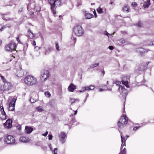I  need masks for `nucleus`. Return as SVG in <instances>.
<instances>
[{"mask_svg": "<svg viewBox=\"0 0 154 154\" xmlns=\"http://www.w3.org/2000/svg\"><path fill=\"white\" fill-rule=\"evenodd\" d=\"M24 81L26 84L29 85H33L37 83L36 78L30 75L26 76L24 79Z\"/></svg>", "mask_w": 154, "mask_h": 154, "instance_id": "f257e3e1", "label": "nucleus"}, {"mask_svg": "<svg viewBox=\"0 0 154 154\" xmlns=\"http://www.w3.org/2000/svg\"><path fill=\"white\" fill-rule=\"evenodd\" d=\"M49 3L51 5V8L54 14H56L55 7L60 6L61 1L60 0H48Z\"/></svg>", "mask_w": 154, "mask_h": 154, "instance_id": "f03ea898", "label": "nucleus"}, {"mask_svg": "<svg viewBox=\"0 0 154 154\" xmlns=\"http://www.w3.org/2000/svg\"><path fill=\"white\" fill-rule=\"evenodd\" d=\"M128 118L126 115H123L118 123V125L119 128H121L126 125L127 123Z\"/></svg>", "mask_w": 154, "mask_h": 154, "instance_id": "7ed1b4c3", "label": "nucleus"}, {"mask_svg": "<svg viewBox=\"0 0 154 154\" xmlns=\"http://www.w3.org/2000/svg\"><path fill=\"white\" fill-rule=\"evenodd\" d=\"M27 9L29 11V14L30 15L33 14L34 12L39 11L40 9L39 8L38 10L36 9L34 3L29 4L27 6Z\"/></svg>", "mask_w": 154, "mask_h": 154, "instance_id": "20e7f679", "label": "nucleus"}, {"mask_svg": "<svg viewBox=\"0 0 154 154\" xmlns=\"http://www.w3.org/2000/svg\"><path fill=\"white\" fill-rule=\"evenodd\" d=\"M73 32L77 36L82 35L84 33V31L82 27L80 26H77L75 27L73 29Z\"/></svg>", "mask_w": 154, "mask_h": 154, "instance_id": "39448f33", "label": "nucleus"}, {"mask_svg": "<svg viewBox=\"0 0 154 154\" xmlns=\"http://www.w3.org/2000/svg\"><path fill=\"white\" fill-rule=\"evenodd\" d=\"M16 47L15 43L14 42H12L5 46V50L8 52H12L16 50Z\"/></svg>", "mask_w": 154, "mask_h": 154, "instance_id": "423d86ee", "label": "nucleus"}, {"mask_svg": "<svg viewBox=\"0 0 154 154\" xmlns=\"http://www.w3.org/2000/svg\"><path fill=\"white\" fill-rule=\"evenodd\" d=\"M5 141L7 144H12L15 143L14 138L10 135H8L5 137Z\"/></svg>", "mask_w": 154, "mask_h": 154, "instance_id": "0eeeda50", "label": "nucleus"}, {"mask_svg": "<svg viewBox=\"0 0 154 154\" xmlns=\"http://www.w3.org/2000/svg\"><path fill=\"white\" fill-rule=\"evenodd\" d=\"M12 85L9 82H5L4 85L1 87V90L3 91H8L11 88Z\"/></svg>", "mask_w": 154, "mask_h": 154, "instance_id": "6e6552de", "label": "nucleus"}, {"mask_svg": "<svg viewBox=\"0 0 154 154\" xmlns=\"http://www.w3.org/2000/svg\"><path fill=\"white\" fill-rule=\"evenodd\" d=\"M49 73L47 70H43L42 71L40 79L42 81H45L49 77Z\"/></svg>", "mask_w": 154, "mask_h": 154, "instance_id": "1a4fd4ad", "label": "nucleus"}, {"mask_svg": "<svg viewBox=\"0 0 154 154\" xmlns=\"http://www.w3.org/2000/svg\"><path fill=\"white\" fill-rule=\"evenodd\" d=\"M149 63V62H146V64L144 65L143 64L140 65L138 69L136 71V72L139 74L141 73L143 71H144L146 69L147 66Z\"/></svg>", "mask_w": 154, "mask_h": 154, "instance_id": "9d476101", "label": "nucleus"}, {"mask_svg": "<svg viewBox=\"0 0 154 154\" xmlns=\"http://www.w3.org/2000/svg\"><path fill=\"white\" fill-rule=\"evenodd\" d=\"M11 100L9 103V110L11 111L14 110V106L16 99L15 98H11Z\"/></svg>", "mask_w": 154, "mask_h": 154, "instance_id": "9b49d317", "label": "nucleus"}, {"mask_svg": "<svg viewBox=\"0 0 154 154\" xmlns=\"http://www.w3.org/2000/svg\"><path fill=\"white\" fill-rule=\"evenodd\" d=\"M6 114L3 106H0V119L5 120L6 119Z\"/></svg>", "mask_w": 154, "mask_h": 154, "instance_id": "f8f14e48", "label": "nucleus"}, {"mask_svg": "<svg viewBox=\"0 0 154 154\" xmlns=\"http://www.w3.org/2000/svg\"><path fill=\"white\" fill-rule=\"evenodd\" d=\"M120 89L122 91V95L123 97L125 99L128 93L127 90L125 89L124 86L119 87V90Z\"/></svg>", "mask_w": 154, "mask_h": 154, "instance_id": "ddd939ff", "label": "nucleus"}, {"mask_svg": "<svg viewBox=\"0 0 154 154\" xmlns=\"http://www.w3.org/2000/svg\"><path fill=\"white\" fill-rule=\"evenodd\" d=\"M59 137L60 139V140L62 143H64L65 141V138L66 137V135L65 132H61L59 135Z\"/></svg>", "mask_w": 154, "mask_h": 154, "instance_id": "4468645a", "label": "nucleus"}, {"mask_svg": "<svg viewBox=\"0 0 154 154\" xmlns=\"http://www.w3.org/2000/svg\"><path fill=\"white\" fill-rule=\"evenodd\" d=\"M4 125L5 128H9L12 127V120L11 119H8L4 123Z\"/></svg>", "mask_w": 154, "mask_h": 154, "instance_id": "2eb2a0df", "label": "nucleus"}, {"mask_svg": "<svg viewBox=\"0 0 154 154\" xmlns=\"http://www.w3.org/2000/svg\"><path fill=\"white\" fill-rule=\"evenodd\" d=\"M150 50L149 49H146L142 48H138L137 49V51L141 55H143L145 53H147Z\"/></svg>", "mask_w": 154, "mask_h": 154, "instance_id": "dca6fc26", "label": "nucleus"}, {"mask_svg": "<svg viewBox=\"0 0 154 154\" xmlns=\"http://www.w3.org/2000/svg\"><path fill=\"white\" fill-rule=\"evenodd\" d=\"M83 13L84 15L85 18L86 19H90L93 17V15L88 12L83 10Z\"/></svg>", "mask_w": 154, "mask_h": 154, "instance_id": "f3484780", "label": "nucleus"}, {"mask_svg": "<svg viewBox=\"0 0 154 154\" xmlns=\"http://www.w3.org/2000/svg\"><path fill=\"white\" fill-rule=\"evenodd\" d=\"M76 89V86L73 83H71L68 86V91L71 92H73L74 90Z\"/></svg>", "mask_w": 154, "mask_h": 154, "instance_id": "a211bd4d", "label": "nucleus"}, {"mask_svg": "<svg viewBox=\"0 0 154 154\" xmlns=\"http://www.w3.org/2000/svg\"><path fill=\"white\" fill-rule=\"evenodd\" d=\"M126 138H125V137H123L122 135L121 136V140L122 142L121 145V149L123 148V147L125 146V141L126 140L127 138L129 137L128 136H126Z\"/></svg>", "mask_w": 154, "mask_h": 154, "instance_id": "6ab92c4d", "label": "nucleus"}, {"mask_svg": "<svg viewBox=\"0 0 154 154\" xmlns=\"http://www.w3.org/2000/svg\"><path fill=\"white\" fill-rule=\"evenodd\" d=\"M33 130V128L29 126H26L25 127V133L27 134L31 133Z\"/></svg>", "mask_w": 154, "mask_h": 154, "instance_id": "aec40b11", "label": "nucleus"}, {"mask_svg": "<svg viewBox=\"0 0 154 154\" xmlns=\"http://www.w3.org/2000/svg\"><path fill=\"white\" fill-rule=\"evenodd\" d=\"M2 19L4 20H6V21L11 20L12 19V18L9 17V14H3L2 16Z\"/></svg>", "mask_w": 154, "mask_h": 154, "instance_id": "412c9836", "label": "nucleus"}, {"mask_svg": "<svg viewBox=\"0 0 154 154\" xmlns=\"http://www.w3.org/2000/svg\"><path fill=\"white\" fill-rule=\"evenodd\" d=\"M20 141L24 143H27L29 141V138L26 137H21L20 139Z\"/></svg>", "mask_w": 154, "mask_h": 154, "instance_id": "4be33fe9", "label": "nucleus"}, {"mask_svg": "<svg viewBox=\"0 0 154 154\" xmlns=\"http://www.w3.org/2000/svg\"><path fill=\"white\" fill-rule=\"evenodd\" d=\"M24 75L23 71L22 69L17 71V76L18 77H21Z\"/></svg>", "mask_w": 154, "mask_h": 154, "instance_id": "5701e85b", "label": "nucleus"}, {"mask_svg": "<svg viewBox=\"0 0 154 154\" xmlns=\"http://www.w3.org/2000/svg\"><path fill=\"white\" fill-rule=\"evenodd\" d=\"M53 50V47L52 46L49 47L47 49L45 52V55L49 54Z\"/></svg>", "mask_w": 154, "mask_h": 154, "instance_id": "b1692460", "label": "nucleus"}, {"mask_svg": "<svg viewBox=\"0 0 154 154\" xmlns=\"http://www.w3.org/2000/svg\"><path fill=\"white\" fill-rule=\"evenodd\" d=\"M11 25L10 24H6L3 26L1 27V28H0V33L4 29L7 27L10 28L11 27ZM1 27V25L0 24V28Z\"/></svg>", "mask_w": 154, "mask_h": 154, "instance_id": "393cba45", "label": "nucleus"}, {"mask_svg": "<svg viewBox=\"0 0 154 154\" xmlns=\"http://www.w3.org/2000/svg\"><path fill=\"white\" fill-rule=\"evenodd\" d=\"M27 36L30 38H33L35 37V35L30 30H29Z\"/></svg>", "mask_w": 154, "mask_h": 154, "instance_id": "a878e982", "label": "nucleus"}, {"mask_svg": "<svg viewBox=\"0 0 154 154\" xmlns=\"http://www.w3.org/2000/svg\"><path fill=\"white\" fill-rule=\"evenodd\" d=\"M94 86L93 85H91L88 87H84L85 90V91H90L93 90L94 89Z\"/></svg>", "mask_w": 154, "mask_h": 154, "instance_id": "bb28decb", "label": "nucleus"}, {"mask_svg": "<svg viewBox=\"0 0 154 154\" xmlns=\"http://www.w3.org/2000/svg\"><path fill=\"white\" fill-rule=\"evenodd\" d=\"M150 5V0H147L144 3L143 6L144 8H148Z\"/></svg>", "mask_w": 154, "mask_h": 154, "instance_id": "cd10ccee", "label": "nucleus"}, {"mask_svg": "<svg viewBox=\"0 0 154 154\" xmlns=\"http://www.w3.org/2000/svg\"><path fill=\"white\" fill-rule=\"evenodd\" d=\"M122 10L124 11H125L128 12L129 10V7L128 5L126 4L122 8Z\"/></svg>", "mask_w": 154, "mask_h": 154, "instance_id": "c85d7f7f", "label": "nucleus"}, {"mask_svg": "<svg viewBox=\"0 0 154 154\" xmlns=\"http://www.w3.org/2000/svg\"><path fill=\"white\" fill-rule=\"evenodd\" d=\"M49 104L52 107H54L55 105V101L54 100H51L49 102Z\"/></svg>", "mask_w": 154, "mask_h": 154, "instance_id": "c756f323", "label": "nucleus"}, {"mask_svg": "<svg viewBox=\"0 0 154 154\" xmlns=\"http://www.w3.org/2000/svg\"><path fill=\"white\" fill-rule=\"evenodd\" d=\"M122 84L125 85L127 88H128L129 87L128 85V81H125L123 79L122 80Z\"/></svg>", "mask_w": 154, "mask_h": 154, "instance_id": "7c9ffc66", "label": "nucleus"}, {"mask_svg": "<svg viewBox=\"0 0 154 154\" xmlns=\"http://www.w3.org/2000/svg\"><path fill=\"white\" fill-rule=\"evenodd\" d=\"M99 65V63H95L92 64L90 66V68H93L94 67H96L97 66H98Z\"/></svg>", "mask_w": 154, "mask_h": 154, "instance_id": "2f4dec72", "label": "nucleus"}, {"mask_svg": "<svg viewBox=\"0 0 154 154\" xmlns=\"http://www.w3.org/2000/svg\"><path fill=\"white\" fill-rule=\"evenodd\" d=\"M146 45L149 46L152 45L154 46V41H153L152 42H150L149 41H147Z\"/></svg>", "mask_w": 154, "mask_h": 154, "instance_id": "473e14b6", "label": "nucleus"}, {"mask_svg": "<svg viewBox=\"0 0 154 154\" xmlns=\"http://www.w3.org/2000/svg\"><path fill=\"white\" fill-rule=\"evenodd\" d=\"M97 11L98 13L100 14H103V9L100 7L97 9Z\"/></svg>", "mask_w": 154, "mask_h": 154, "instance_id": "72a5a7b5", "label": "nucleus"}, {"mask_svg": "<svg viewBox=\"0 0 154 154\" xmlns=\"http://www.w3.org/2000/svg\"><path fill=\"white\" fill-rule=\"evenodd\" d=\"M70 101L71 102V104H72L73 103H74L75 101L76 100H78V101H79V100L78 99H75V98H70Z\"/></svg>", "mask_w": 154, "mask_h": 154, "instance_id": "f704fd0d", "label": "nucleus"}, {"mask_svg": "<svg viewBox=\"0 0 154 154\" xmlns=\"http://www.w3.org/2000/svg\"><path fill=\"white\" fill-rule=\"evenodd\" d=\"M121 149H122V150H121V152H120V154H126V150H125V147L124 148V149L122 148Z\"/></svg>", "mask_w": 154, "mask_h": 154, "instance_id": "c9c22d12", "label": "nucleus"}, {"mask_svg": "<svg viewBox=\"0 0 154 154\" xmlns=\"http://www.w3.org/2000/svg\"><path fill=\"white\" fill-rule=\"evenodd\" d=\"M37 110L39 112H41L43 111L42 107L39 106L37 108Z\"/></svg>", "mask_w": 154, "mask_h": 154, "instance_id": "e433bc0d", "label": "nucleus"}, {"mask_svg": "<svg viewBox=\"0 0 154 154\" xmlns=\"http://www.w3.org/2000/svg\"><path fill=\"white\" fill-rule=\"evenodd\" d=\"M55 44L56 45V50L57 51H59L60 50H59V45L58 42H55Z\"/></svg>", "mask_w": 154, "mask_h": 154, "instance_id": "4c0bfd02", "label": "nucleus"}, {"mask_svg": "<svg viewBox=\"0 0 154 154\" xmlns=\"http://www.w3.org/2000/svg\"><path fill=\"white\" fill-rule=\"evenodd\" d=\"M45 95L48 97H49L51 96V94L48 91L45 92Z\"/></svg>", "mask_w": 154, "mask_h": 154, "instance_id": "58836bf2", "label": "nucleus"}, {"mask_svg": "<svg viewBox=\"0 0 154 154\" xmlns=\"http://www.w3.org/2000/svg\"><path fill=\"white\" fill-rule=\"evenodd\" d=\"M71 39L74 42V44H75L76 42V38L73 36V35H72V37L71 38Z\"/></svg>", "mask_w": 154, "mask_h": 154, "instance_id": "ea45409f", "label": "nucleus"}, {"mask_svg": "<svg viewBox=\"0 0 154 154\" xmlns=\"http://www.w3.org/2000/svg\"><path fill=\"white\" fill-rule=\"evenodd\" d=\"M0 76L3 81L4 82H5L6 80L4 77L1 74H0Z\"/></svg>", "mask_w": 154, "mask_h": 154, "instance_id": "a19ab883", "label": "nucleus"}, {"mask_svg": "<svg viewBox=\"0 0 154 154\" xmlns=\"http://www.w3.org/2000/svg\"><path fill=\"white\" fill-rule=\"evenodd\" d=\"M131 5L133 6L136 7L137 6V4L135 2H133L131 4Z\"/></svg>", "mask_w": 154, "mask_h": 154, "instance_id": "79ce46f5", "label": "nucleus"}, {"mask_svg": "<svg viewBox=\"0 0 154 154\" xmlns=\"http://www.w3.org/2000/svg\"><path fill=\"white\" fill-rule=\"evenodd\" d=\"M57 148H55L54 149V154H57Z\"/></svg>", "mask_w": 154, "mask_h": 154, "instance_id": "37998d69", "label": "nucleus"}, {"mask_svg": "<svg viewBox=\"0 0 154 154\" xmlns=\"http://www.w3.org/2000/svg\"><path fill=\"white\" fill-rule=\"evenodd\" d=\"M120 42H121L122 43H124L125 42V40L123 39H120Z\"/></svg>", "mask_w": 154, "mask_h": 154, "instance_id": "c03bdc74", "label": "nucleus"}, {"mask_svg": "<svg viewBox=\"0 0 154 154\" xmlns=\"http://www.w3.org/2000/svg\"><path fill=\"white\" fill-rule=\"evenodd\" d=\"M137 25H138V26H140V27H142V23L140 21H139Z\"/></svg>", "mask_w": 154, "mask_h": 154, "instance_id": "a18cd8bd", "label": "nucleus"}, {"mask_svg": "<svg viewBox=\"0 0 154 154\" xmlns=\"http://www.w3.org/2000/svg\"><path fill=\"white\" fill-rule=\"evenodd\" d=\"M16 39L18 43H21V42L20 41L19 39V37H17L16 38Z\"/></svg>", "mask_w": 154, "mask_h": 154, "instance_id": "49530a36", "label": "nucleus"}, {"mask_svg": "<svg viewBox=\"0 0 154 154\" xmlns=\"http://www.w3.org/2000/svg\"><path fill=\"white\" fill-rule=\"evenodd\" d=\"M115 83L117 85H119L120 84L121 82L119 81H116Z\"/></svg>", "mask_w": 154, "mask_h": 154, "instance_id": "de8ad7c7", "label": "nucleus"}, {"mask_svg": "<svg viewBox=\"0 0 154 154\" xmlns=\"http://www.w3.org/2000/svg\"><path fill=\"white\" fill-rule=\"evenodd\" d=\"M52 135L51 134H50L48 135V139L49 140H51L52 138Z\"/></svg>", "mask_w": 154, "mask_h": 154, "instance_id": "09e8293b", "label": "nucleus"}, {"mask_svg": "<svg viewBox=\"0 0 154 154\" xmlns=\"http://www.w3.org/2000/svg\"><path fill=\"white\" fill-rule=\"evenodd\" d=\"M108 48H109L110 50H113V49H114V47H113L112 46V45H110V46H109V47Z\"/></svg>", "mask_w": 154, "mask_h": 154, "instance_id": "8fccbe9b", "label": "nucleus"}, {"mask_svg": "<svg viewBox=\"0 0 154 154\" xmlns=\"http://www.w3.org/2000/svg\"><path fill=\"white\" fill-rule=\"evenodd\" d=\"M82 90H80L78 91V92L81 93V92H84L85 91V90L84 87L82 88Z\"/></svg>", "mask_w": 154, "mask_h": 154, "instance_id": "3c124183", "label": "nucleus"}, {"mask_svg": "<svg viewBox=\"0 0 154 154\" xmlns=\"http://www.w3.org/2000/svg\"><path fill=\"white\" fill-rule=\"evenodd\" d=\"M30 101L32 103H34L35 102V100H34L33 99L31 98L30 99Z\"/></svg>", "mask_w": 154, "mask_h": 154, "instance_id": "603ef678", "label": "nucleus"}, {"mask_svg": "<svg viewBox=\"0 0 154 154\" xmlns=\"http://www.w3.org/2000/svg\"><path fill=\"white\" fill-rule=\"evenodd\" d=\"M35 145L36 146H40V142H37L35 144Z\"/></svg>", "mask_w": 154, "mask_h": 154, "instance_id": "864d4df0", "label": "nucleus"}, {"mask_svg": "<svg viewBox=\"0 0 154 154\" xmlns=\"http://www.w3.org/2000/svg\"><path fill=\"white\" fill-rule=\"evenodd\" d=\"M140 126H137L135 127L134 128H133V130L134 131L136 130L138 128H140Z\"/></svg>", "mask_w": 154, "mask_h": 154, "instance_id": "5fc2aeb1", "label": "nucleus"}, {"mask_svg": "<svg viewBox=\"0 0 154 154\" xmlns=\"http://www.w3.org/2000/svg\"><path fill=\"white\" fill-rule=\"evenodd\" d=\"M103 90H105V88L103 89V88H101L99 89V91L100 92H101Z\"/></svg>", "mask_w": 154, "mask_h": 154, "instance_id": "6e6d98bb", "label": "nucleus"}, {"mask_svg": "<svg viewBox=\"0 0 154 154\" xmlns=\"http://www.w3.org/2000/svg\"><path fill=\"white\" fill-rule=\"evenodd\" d=\"M102 88L104 89V88H105V90H106L107 89V85H104L103 86Z\"/></svg>", "mask_w": 154, "mask_h": 154, "instance_id": "4d7b16f0", "label": "nucleus"}, {"mask_svg": "<svg viewBox=\"0 0 154 154\" xmlns=\"http://www.w3.org/2000/svg\"><path fill=\"white\" fill-rule=\"evenodd\" d=\"M88 96H89L88 94H87V95H86V98H85V100L84 101V103L87 100V97H88Z\"/></svg>", "mask_w": 154, "mask_h": 154, "instance_id": "13d9d810", "label": "nucleus"}, {"mask_svg": "<svg viewBox=\"0 0 154 154\" xmlns=\"http://www.w3.org/2000/svg\"><path fill=\"white\" fill-rule=\"evenodd\" d=\"M94 15L95 17H97V16L95 10H94Z\"/></svg>", "mask_w": 154, "mask_h": 154, "instance_id": "bf43d9fd", "label": "nucleus"}, {"mask_svg": "<svg viewBox=\"0 0 154 154\" xmlns=\"http://www.w3.org/2000/svg\"><path fill=\"white\" fill-rule=\"evenodd\" d=\"M48 134V132L46 131L45 132V133H44V134H43V135L44 136H46Z\"/></svg>", "mask_w": 154, "mask_h": 154, "instance_id": "052dcab7", "label": "nucleus"}, {"mask_svg": "<svg viewBox=\"0 0 154 154\" xmlns=\"http://www.w3.org/2000/svg\"><path fill=\"white\" fill-rule=\"evenodd\" d=\"M104 34L105 35L108 36V35H109V34L106 31H105L104 32Z\"/></svg>", "mask_w": 154, "mask_h": 154, "instance_id": "680f3d73", "label": "nucleus"}, {"mask_svg": "<svg viewBox=\"0 0 154 154\" xmlns=\"http://www.w3.org/2000/svg\"><path fill=\"white\" fill-rule=\"evenodd\" d=\"M32 44L34 45H36L35 42V41H33L32 42Z\"/></svg>", "mask_w": 154, "mask_h": 154, "instance_id": "e2e57ef3", "label": "nucleus"}, {"mask_svg": "<svg viewBox=\"0 0 154 154\" xmlns=\"http://www.w3.org/2000/svg\"><path fill=\"white\" fill-rule=\"evenodd\" d=\"M77 110L75 111V112H74V115H76L77 113Z\"/></svg>", "mask_w": 154, "mask_h": 154, "instance_id": "0e129e2a", "label": "nucleus"}, {"mask_svg": "<svg viewBox=\"0 0 154 154\" xmlns=\"http://www.w3.org/2000/svg\"><path fill=\"white\" fill-rule=\"evenodd\" d=\"M102 73L103 74V75H104V74H105V72L104 70L103 71Z\"/></svg>", "mask_w": 154, "mask_h": 154, "instance_id": "69168bd1", "label": "nucleus"}, {"mask_svg": "<svg viewBox=\"0 0 154 154\" xmlns=\"http://www.w3.org/2000/svg\"><path fill=\"white\" fill-rule=\"evenodd\" d=\"M40 47H35V48H38V49H40Z\"/></svg>", "mask_w": 154, "mask_h": 154, "instance_id": "338daca9", "label": "nucleus"}, {"mask_svg": "<svg viewBox=\"0 0 154 154\" xmlns=\"http://www.w3.org/2000/svg\"><path fill=\"white\" fill-rule=\"evenodd\" d=\"M111 90H112L111 88H108V91H111Z\"/></svg>", "mask_w": 154, "mask_h": 154, "instance_id": "774afa93", "label": "nucleus"}]
</instances>
